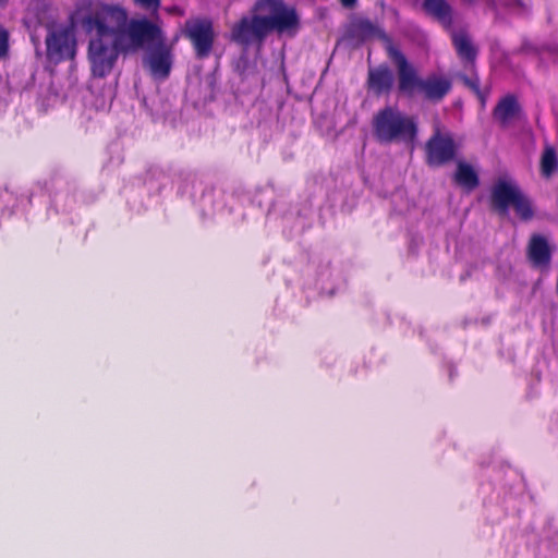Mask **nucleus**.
<instances>
[{"mask_svg":"<svg viewBox=\"0 0 558 558\" xmlns=\"http://www.w3.org/2000/svg\"><path fill=\"white\" fill-rule=\"evenodd\" d=\"M9 51V33L0 28V59L5 57Z\"/></svg>","mask_w":558,"mask_h":558,"instance_id":"obj_28","label":"nucleus"},{"mask_svg":"<svg viewBox=\"0 0 558 558\" xmlns=\"http://www.w3.org/2000/svg\"><path fill=\"white\" fill-rule=\"evenodd\" d=\"M143 65L156 80L169 77L173 65V53L166 39L147 47L143 57Z\"/></svg>","mask_w":558,"mask_h":558,"instance_id":"obj_10","label":"nucleus"},{"mask_svg":"<svg viewBox=\"0 0 558 558\" xmlns=\"http://www.w3.org/2000/svg\"><path fill=\"white\" fill-rule=\"evenodd\" d=\"M47 57L50 60L61 61L73 58L75 54V39L69 27L49 29L46 37Z\"/></svg>","mask_w":558,"mask_h":558,"instance_id":"obj_11","label":"nucleus"},{"mask_svg":"<svg viewBox=\"0 0 558 558\" xmlns=\"http://www.w3.org/2000/svg\"><path fill=\"white\" fill-rule=\"evenodd\" d=\"M315 215V206L312 201L302 204L300 207L287 209L283 199L272 202L267 210L268 220L281 219L284 230L290 229V233H300L312 226Z\"/></svg>","mask_w":558,"mask_h":558,"instance_id":"obj_6","label":"nucleus"},{"mask_svg":"<svg viewBox=\"0 0 558 558\" xmlns=\"http://www.w3.org/2000/svg\"><path fill=\"white\" fill-rule=\"evenodd\" d=\"M387 54L397 68V87L400 95L412 97L420 93L427 100L439 101L450 92L449 80L437 75L422 78L404 53L393 45L387 48Z\"/></svg>","mask_w":558,"mask_h":558,"instance_id":"obj_3","label":"nucleus"},{"mask_svg":"<svg viewBox=\"0 0 558 558\" xmlns=\"http://www.w3.org/2000/svg\"><path fill=\"white\" fill-rule=\"evenodd\" d=\"M272 191L266 190L260 193L262 197H267L268 199H271Z\"/></svg>","mask_w":558,"mask_h":558,"instance_id":"obj_31","label":"nucleus"},{"mask_svg":"<svg viewBox=\"0 0 558 558\" xmlns=\"http://www.w3.org/2000/svg\"><path fill=\"white\" fill-rule=\"evenodd\" d=\"M454 181L458 185L473 191L480 185V177L476 170L465 161H459L454 172Z\"/></svg>","mask_w":558,"mask_h":558,"instance_id":"obj_20","label":"nucleus"},{"mask_svg":"<svg viewBox=\"0 0 558 558\" xmlns=\"http://www.w3.org/2000/svg\"><path fill=\"white\" fill-rule=\"evenodd\" d=\"M24 203V195H17L9 189H0V211L11 215L16 207Z\"/></svg>","mask_w":558,"mask_h":558,"instance_id":"obj_22","label":"nucleus"},{"mask_svg":"<svg viewBox=\"0 0 558 558\" xmlns=\"http://www.w3.org/2000/svg\"><path fill=\"white\" fill-rule=\"evenodd\" d=\"M255 202H257V203H258V206H262V199H257V198H256V199H255Z\"/></svg>","mask_w":558,"mask_h":558,"instance_id":"obj_34","label":"nucleus"},{"mask_svg":"<svg viewBox=\"0 0 558 558\" xmlns=\"http://www.w3.org/2000/svg\"><path fill=\"white\" fill-rule=\"evenodd\" d=\"M134 4L148 12L151 16L158 14V11L161 7V0H133Z\"/></svg>","mask_w":558,"mask_h":558,"instance_id":"obj_26","label":"nucleus"},{"mask_svg":"<svg viewBox=\"0 0 558 558\" xmlns=\"http://www.w3.org/2000/svg\"><path fill=\"white\" fill-rule=\"evenodd\" d=\"M342 7L352 9L355 7L357 0H339Z\"/></svg>","mask_w":558,"mask_h":558,"instance_id":"obj_30","label":"nucleus"},{"mask_svg":"<svg viewBox=\"0 0 558 558\" xmlns=\"http://www.w3.org/2000/svg\"><path fill=\"white\" fill-rule=\"evenodd\" d=\"M183 34L191 41L196 59L204 60L210 56L216 37L211 20L199 17L187 20Z\"/></svg>","mask_w":558,"mask_h":558,"instance_id":"obj_7","label":"nucleus"},{"mask_svg":"<svg viewBox=\"0 0 558 558\" xmlns=\"http://www.w3.org/2000/svg\"><path fill=\"white\" fill-rule=\"evenodd\" d=\"M58 198H59V195H57L56 198H54L56 205H58Z\"/></svg>","mask_w":558,"mask_h":558,"instance_id":"obj_35","label":"nucleus"},{"mask_svg":"<svg viewBox=\"0 0 558 558\" xmlns=\"http://www.w3.org/2000/svg\"><path fill=\"white\" fill-rule=\"evenodd\" d=\"M451 43L465 70H473L478 56V48L464 31H452Z\"/></svg>","mask_w":558,"mask_h":558,"instance_id":"obj_16","label":"nucleus"},{"mask_svg":"<svg viewBox=\"0 0 558 558\" xmlns=\"http://www.w3.org/2000/svg\"><path fill=\"white\" fill-rule=\"evenodd\" d=\"M546 542V546L550 549H555L558 547V532L551 526V524L548 525Z\"/></svg>","mask_w":558,"mask_h":558,"instance_id":"obj_29","label":"nucleus"},{"mask_svg":"<svg viewBox=\"0 0 558 558\" xmlns=\"http://www.w3.org/2000/svg\"><path fill=\"white\" fill-rule=\"evenodd\" d=\"M251 13L231 28V40L244 47L264 43L272 32L284 33L300 25L296 9L284 0H256Z\"/></svg>","mask_w":558,"mask_h":558,"instance_id":"obj_1","label":"nucleus"},{"mask_svg":"<svg viewBox=\"0 0 558 558\" xmlns=\"http://www.w3.org/2000/svg\"><path fill=\"white\" fill-rule=\"evenodd\" d=\"M78 23L90 35L87 52L92 73L95 77L104 78L111 73L120 53L126 48L118 36V31L107 24L102 11L80 12Z\"/></svg>","mask_w":558,"mask_h":558,"instance_id":"obj_2","label":"nucleus"},{"mask_svg":"<svg viewBox=\"0 0 558 558\" xmlns=\"http://www.w3.org/2000/svg\"><path fill=\"white\" fill-rule=\"evenodd\" d=\"M378 38L387 44L386 49L392 45L390 37L384 28L373 23L367 17L352 15L344 27V39L355 47H360L367 40Z\"/></svg>","mask_w":558,"mask_h":558,"instance_id":"obj_9","label":"nucleus"},{"mask_svg":"<svg viewBox=\"0 0 558 558\" xmlns=\"http://www.w3.org/2000/svg\"><path fill=\"white\" fill-rule=\"evenodd\" d=\"M522 190L512 179L499 178L490 189V204L500 215H507Z\"/></svg>","mask_w":558,"mask_h":558,"instance_id":"obj_13","label":"nucleus"},{"mask_svg":"<svg viewBox=\"0 0 558 558\" xmlns=\"http://www.w3.org/2000/svg\"><path fill=\"white\" fill-rule=\"evenodd\" d=\"M305 284L310 288L317 289L319 293L329 296L336 293V286L330 270V260L320 255L313 254L303 270Z\"/></svg>","mask_w":558,"mask_h":558,"instance_id":"obj_8","label":"nucleus"},{"mask_svg":"<svg viewBox=\"0 0 558 558\" xmlns=\"http://www.w3.org/2000/svg\"><path fill=\"white\" fill-rule=\"evenodd\" d=\"M539 170L542 177L547 180L558 172V155L556 149L550 145H546L542 151Z\"/></svg>","mask_w":558,"mask_h":558,"instance_id":"obj_21","label":"nucleus"},{"mask_svg":"<svg viewBox=\"0 0 558 558\" xmlns=\"http://www.w3.org/2000/svg\"><path fill=\"white\" fill-rule=\"evenodd\" d=\"M550 51L558 57V41L551 45Z\"/></svg>","mask_w":558,"mask_h":558,"instance_id":"obj_32","label":"nucleus"},{"mask_svg":"<svg viewBox=\"0 0 558 558\" xmlns=\"http://www.w3.org/2000/svg\"><path fill=\"white\" fill-rule=\"evenodd\" d=\"M105 10L117 21L118 36L128 37L132 48L148 47L166 39L161 27L146 16L128 20V11L119 4L107 5Z\"/></svg>","mask_w":558,"mask_h":558,"instance_id":"obj_5","label":"nucleus"},{"mask_svg":"<svg viewBox=\"0 0 558 558\" xmlns=\"http://www.w3.org/2000/svg\"><path fill=\"white\" fill-rule=\"evenodd\" d=\"M511 207L522 221H530L534 217L533 202L523 191Z\"/></svg>","mask_w":558,"mask_h":558,"instance_id":"obj_23","label":"nucleus"},{"mask_svg":"<svg viewBox=\"0 0 558 558\" xmlns=\"http://www.w3.org/2000/svg\"><path fill=\"white\" fill-rule=\"evenodd\" d=\"M500 4L509 13L521 19H529L532 15V4L524 0H499Z\"/></svg>","mask_w":558,"mask_h":558,"instance_id":"obj_24","label":"nucleus"},{"mask_svg":"<svg viewBox=\"0 0 558 558\" xmlns=\"http://www.w3.org/2000/svg\"><path fill=\"white\" fill-rule=\"evenodd\" d=\"M226 198V194L219 190H204L197 204L202 218L209 220L230 215L231 209L227 208Z\"/></svg>","mask_w":558,"mask_h":558,"instance_id":"obj_14","label":"nucleus"},{"mask_svg":"<svg viewBox=\"0 0 558 558\" xmlns=\"http://www.w3.org/2000/svg\"><path fill=\"white\" fill-rule=\"evenodd\" d=\"M522 113V107L513 94L501 97L493 109V118L500 125L506 126Z\"/></svg>","mask_w":558,"mask_h":558,"instance_id":"obj_18","label":"nucleus"},{"mask_svg":"<svg viewBox=\"0 0 558 558\" xmlns=\"http://www.w3.org/2000/svg\"><path fill=\"white\" fill-rule=\"evenodd\" d=\"M23 195H24V201H26V199H27V202H31V198H28V196H27V195H25V194H23Z\"/></svg>","mask_w":558,"mask_h":558,"instance_id":"obj_33","label":"nucleus"},{"mask_svg":"<svg viewBox=\"0 0 558 558\" xmlns=\"http://www.w3.org/2000/svg\"><path fill=\"white\" fill-rule=\"evenodd\" d=\"M393 84L395 75L388 64L383 63L368 69L366 87L373 95L379 97L390 94Z\"/></svg>","mask_w":558,"mask_h":558,"instance_id":"obj_15","label":"nucleus"},{"mask_svg":"<svg viewBox=\"0 0 558 558\" xmlns=\"http://www.w3.org/2000/svg\"><path fill=\"white\" fill-rule=\"evenodd\" d=\"M457 154V146L449 134L436 132L426 143V161L432 167H439L451 161Z\"/></svg>","mask_w":558,"mask_h":558,"instance_id":"obj_12","label":"nucleus"},{"mask_svg":"<svg viewBox=\"0 0 558 558\" xmlns=\"http://www.w3.org/2000/svg\"><path fill=\"white\" fill-rule=\"evenodd\" d=\"M7 0H0V5L4 4Z\"/></svg>","mask_w":558,"mask_h":558,"instance_id":"obj_36","label":"nucleus"},{"mask_svg":"<svg viewBox=\"0 0 558 558\" xmlns=\"http://www.w3.org/2000/svg\"><path fill=\"white\" fill-rule=\"evenodd\" d=\"M422 7L428 15L437 20L444 27L452 26V8L447 0H423Z\"/></svg>","mask_w":558,"mask_h":558,"instance_id":"obj_19","label":"nucleus"},{"mask_svg":"<svg viewBox=\"0 0 558 558\" xmlns=\"http://www.w3.org/2000/svg\"><path fill=\"white\" fill-rule=\"evenodd\" d=\"M526 256L532 266L547 267L553 257V247L548 239L539 233L532 234L526 246Z\"/></svg>","mask_w":558,"mask_h":558,"instance_id":"obj_17","label":"nucleus"},{"mask_svg":"<svg viewBox=\"0 0 558 558\" xmlns=\"http://www.w3.org/2000/svg\"><path fill=\"white\" fill-rule=\"evenodd\" d=\"M468 71L471 73V75L460 73L458 74V78L463 83L465 87L471 89L484 102V95L480 87V78L475 72V68Z\"/></svg>","mask_w":558,"mask_h":558,"instance_id":"obj_25","label":"nucleus"},{"mask_svg":"<svg viewBox=\"0 0 558 558\" xmlns=\"http://www.w3.org/2000/svg\"><path fill=\"white\" fill-rule=\"evenodd\" d=\"M372 130L380 144L412 143L418 131L413 117L392 106H386L374 114Z\"/></svg>","mask_w":558,"mask_h":558,"instance_id":"obj_4","label":"nucleus"},{"mask_svg":"<svg viewBox=\"0 0 558 558\" xmlns=\"http://www.w3.org/2000/svg\"><path fill=\"white\" fill-rule=\"evenodd\" d=\"M502 505L507 513L515 511L518 507L514 493L510 492L509 494H506L502 498Z\"/></svg>","mask_w":558,"mask_h":558,"instance_id":"obj_27","label":"nucleus"},{"mask_svg":"<svg viewBox=\"0 0 558 558\" xmlns=\"http://www.w3.org/2000/svg\"><path fill=\"white\" fill-rule=\"evenodd\" d=\"M547 21H548L549 23L551 22V17H550V15H548Z\"/></svg>","mask_w":558,"mask_h":558,"instance_id":"obj_37","label":"nucleus"}]
</instances>
